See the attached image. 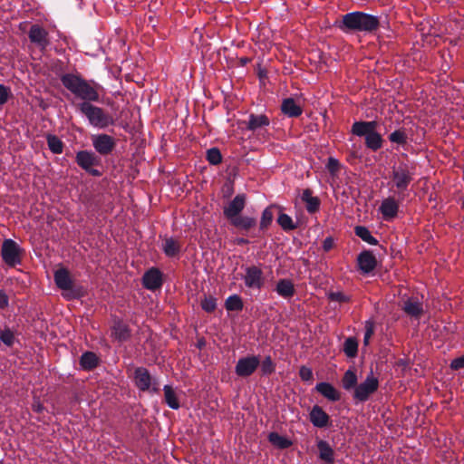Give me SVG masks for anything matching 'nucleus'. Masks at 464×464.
I'll return each instance as SVG.
<instances>
[{
    "label": "nucleus",
    "instance_id": "obj_22",
    "mask_svg": "<svg viewBox=\"0 0 464 464\" xmlns=\"http://www.w3.org/2000/svg\"><path fill=\"white\" fill-rule=\"evenodd\" d=\"M276 292L285 299H290L295 295V285L290 279H279L276 285Z\"/></svg>",
    "mask_w": 464,
    "mask_h": 464
},
{
    "label": "nucleus",
    "instance_id": "obj_5",
    "mask_svg": "<svg viewBox=\"0 0 464 464\" xmlns=\"http://www.w3.org/2000/svg\"><path fill=\"white\" fill-rule=\"evenodd\" d=\"M53 279L56 286L63 290V296L66 300L80 299L85 295V289L79 285H75L68 269L62 267L53 274Z\"/></svg>",
    "mask_w": 464,
    "mask_h": 464
},
{
    "label": "nucleus",
    "instance_id": "obj_9",
    "mask_svg": "<svg viewBox=\"0 0 464 464\" xmlns=\"http://www.w3.org/2000/svg\"><path fill=\"white\" fill-rule=\"evenodd\" d=\"M379 387V381L373 375H368L366 379L357 385L353 393V398L355 401L364 402L370 396L374 393Z\"/></svg>",
    "mask_w": 464,
    "mask_h": 464
},
{
    "label": "nucleus",
    "instance_id": "obj_45",
    "mask_svg": "<svg viewBox=\"0 0 464 464\" xmlns=\"http://www.w3.org/2000/svg\"><path fill=\"white\" fill-rule=\"evenodd\" d=\"M305 203V208L308 213L314 214L319 210L320 208V200L317 197L313 198H309Z\"/></svg>",
    "mask_w": 464,
    "mask_h": 464
},
{
    "label": "nucleus",
    "instance_id": "obj_18",
    "mask_svg": "<svg viewBox=\"0 0 464 464\" xmlns=\"http://www.w3.org/2000/svg\"><path fill=\"white\" fill-rule=\"evenodd\" d=\"M111 337L120 343L127 342L131 337V330L122 320L115 319L111 326Z\"/></svg>",
    "mask_w": 464,
    "mask_h": 464
},
{
    "label": "nucleus",
    "instance_id": "obj_50",
    "mask_svg": "<svg viewBox=\"0 0 464 464\" xmlns=\"http://www.w3.org/2000/svg\"><path fill=\"white\" fill-rule=\"evenodd\" d=\"M450 368L452 370L464 369V355L455 358L450 362Z\"/></svg>",
    "mask_w": 464,
    "mask_h": 464
},
{
    "label": "nucleus",
    "instance_id": "obj_24",
    "mask_svg": "<svg viewBox=\"0 0 464 464\" xmlns=\"http://www.w3.org/2000/svg\"><path fill=\"white\" fill-rule=\"evenodd\" d=\"M76 161L79 166L88 171L97 163L98 158L92 151L82 150L77 153Z\"/></svg>",
    "mask_w": 464,
    "mask_h": 464
},
{
    "label": "nucleus",
    "instance_id": "obj_59",
    "mask_svg": "<svg viewBox=\"0 0 464 464\" xmlns=\"http://www.w3.org/2000/svg\"><path fill=\"white\" fill-rule=\"evenodd\" d=\"M91 174L96 175L99 174V172L97 170H93Z\"/></svg>",
    "mask_w": 464,
    "mask_h": 464
},
{
    "label": "nucleus",
    "instance_id": "obj_12",
    "mask_svg": "<svg viewBox=\"0 0 464 464\" xmlns=\"http://www.w3.org/2000/svg\"><path fill=\"white\" fill-rule=\"evenodd\" d=\"M142 285L150 291L160 289L163 285V274L157 267H150L142 276Z\"/></svg>",
    "mask_w": 464,
    "mask_h": 464
},
{
    "label": "nucleus",
    "instance_id": "obj_38",
    "mask_svg": "<svg viewBox=\"0 0 464 464\" xmlns=\"http://www.w3.org/2000/svg\"><path fill=\"white\" fill-rule=\"evenodd\" d=\"M277 223L285 231H290L296 228V225L294 223L292 218L285 213L279 214Z\"/></svg>",
    "mask_w": 464,
    "mask_h": 464
},
{
    "label": "nucleus",
    "instance_id": "obj_49",
    "mask_svg": "<svg viewBox=\"0 0 464 464\" xmlns=\"http://www.w3.org/2000/svg\"><path fill=\"white\" fill-rule=\"evenodd\" d=\"M299 376L304 382L311 381L313 379L312 369L304 365L301 366L299 369Z\"/></svg>",
    "mask_w": 464,
    "mask_h": 464
},
{
    "label": "nucleus",
    "instance_id": "obj_1",
    "mask_svg": "<svg viewBox=\"0 0 464 464\" xmlns=\"http://www.w3.org/2000/svg\"><path fill=\"white\" fill-rule=\"evenodd\" d=\"M63 85L70 91L81 102H96L100 100L98 84L91 83L80 75L66 73L61 77Z\"/></svg>",
    "mask_w": 464,
    "mask_h": 464
},
{
    "label": "nucleus",
    "instance_id": "obj_3",
    "mask_svg": "<svg viewBox=\"0 0 464 464\" xmlns=\"http://www.w3.org/2000/svg\"><path fill=\"white\" fill-rule=\"evenodd\" d=\"M378 16L363 12H352L344 14L338 23V28L344 32H372L379 27Z\"/></svg>",
    "mask_w": 464,
    "mask_h": 464
},
{
    "label": "nucleus",
    "instance_id": "obj_32",
    "mask_svg": "<svg viewBox=\"0 0 464 464\" xmlns=\"http://www.w3.org/2000/svg\"><path fill=\"white\" fill-rule=\"evenodd\" d=\"M163 391L167 405L173 410L179 409L180 404L173 388L169 385H165Z\"/></svg>",
    "mask_w": 464,
    "mask_h": 464
},
{
    "label": "nucleus",
    "instance_id": "obj_13",
    "mask_svg": "<svg viewBox=\"0 0 464 464\" xmlns=\"http://www.w3.org/2000/svg\"><path fill=\"white\" fill-rule=\"evenodd\" d=\"M411 181V176H392V180L388 183L390 191L398 196V201H401L405 198V192Z\"/></svg>",
    "mask_w": 464,
    "mask_h": 464
},
{
    "label": "nucleus",
    "instance_id": "obj_43",
    "mask_svg": "<svg viewBox=\"0 0 464 464\" xmlns=\"http://www.w3.org/2000/svg\"><path fill=\"white\" fill-rule=\"evenodd\" d=\"M207 160L212 165H217L221 162L222 156L218 149L211 148L207 151Z\"/></svg>",
    "mask_w": 464,
    "mask_h": 464
},
{
    "label": "nucleus",
    "instance_id": "obj_15",
    "mask_svg": "<svg viewBox=\"0 0 464 464\" xmlns=\"http://www.w3.org/2000/svg\"><path fill=\"white\" fill-rule=\"evenodd\" d=\"M28 37L41 50L49 45L48 32L39 24H33L28 32Z\"/></svg>",
    "mask_w": 464,
    "mask_h": 464
},
{
    "label": "nucleus",
    "instance_id": "obj_4",
    "mask_svg": "<svg viewBox=\"0 0 464 464\" xmlns=\"http://www.w3.org/2000/svg\"><path fill=\"white\" fill-rule=\"evenodd\" d=\"M77 110L86 118L89 125L99 130L107 129L115 124V119L102 107L90 102H80Z\"/></svg>",
    "mask_w": 464,
    "mask_h": 464
},
{
    "label": "nucleus",
    "instance_id": "obj_10",
    "mask_svg": "<svg viewBox=\"0 0 464 464\" xmlns=\"http://www.w3.org/2000/svg\"><path fill=\"white\" fill-rule=\"evenodd\" d=\"M260 358L256 355H247L241 357L237 362L235 372L240 378L251 376L259 367Z\"/></svg>",
    "mask_w": 464,
    "mask_h": 464
},
{
    "label": "nucleus",
    "instance_id": "obj_17",
    "mask_svg": "<svg viewBox=\"0 0 464 464\" xmlns=\"http://www.w3.org/2000/svg\"><path fill=\"white\" fill-rule=\"evenodd\" d=\"M357 263L362 274H370L375 269L377 259L370 250H364L359 254Z\"/></svg>",
    "mask_w": 464,
    "mask_h": 464
},
{
    "label": "nucleus",
    "instance_id": "obj_8",
    "mask_svg": "<svg viewBox=\"0 0 464 464\" xmlns=\"http://www.w3.org/2000/svg\"><path fill=\"white\" fill-rule=\"evenodd\" d=\"M242 278L246 287L252 290L260 291L266 284L263 270L255 265L245 267V275Z\"/></svg>",
    "mask_w": 464,
    "mask_h": 464
},
{
    "label": "nucleus",
    "instance_id": "obj_34",
    "mask_svg": "<svg viewBox=\"0 0 464 464\" xmlns=\"http://www.w3.org/2000/svg\"><path fill=\"white\" fill-rule=\"evenodd\" d=\"M244 307L242 298L238 295H229L225 302V308L227 311H241Z\"/></svg>",
    "mask_w": 464,
    "mask_h": 464
},
{
    "label": "nucleus",
    "instance_id": "obj_39",
    "mask_svg": "<svg viewBox=\"0 0 464 464\" xmlns=\"http://www.w3.org/2000/svg\"><path fill=\"white\" fill-rule=\"evenodd\" d=\"M389 140L392 143L401 146L405 145L407 143V134L405 130L399 129L394 130L389 135Z\"/></svg>",
    "mask_w": 464,
    "mask_h": 464
},
{
    "label": "nucleus",
    "instance_id": "obj_28",
    "mask_svg": "<svg viewBox=\"0 0 464 464\" xmlns=\"http://www.w3.org/2000/svg\"><path fill=\"white\" fill-rule=\"evenodd\" d=\"M100 362L99 357L93 352H84L81 357L79 363L84 371H92L95 369Z\"/></svg>",
    "mask_w": 464,
    "mask_h": 464
},
{
    "label": "nucleus",
    "instance_id": "obj_44",
    "mask_svg": "<svg viewBox=\"0 0 464 464\" xmlns=\"http://www.w3.org/2000/svg\"><path fill=\"white\" fill-rule=\"evenodd\" d=\"M272 221H273V212L269 208H266L262 213V217H261V220H260V229L261 230L266 229L269 227V225L272 223Z\"/></svg>",
    "mask_w": 464,
    "mask_h": 464
},
{
    "label": "nucleus",
    "instance_id": "obj_54",
    "mask_svg": "<svg viewBox=\"0 0 464 464\" xmlns=\"http://www.w3.org/2000/svg\"><path fill=\"white\" fill-rule=\"evenodd\" d=\"M44 409V407L40 401H34V403L32 404V410L36 413L43 412Z\"/></svg>",
    "mask_w": 464,
    "mask_h": 464
},
{
    "label": "nucleus",
    "instance_id": "obj_36",
    "mask_svg": "<svg viewBox=\"0 0 464 464\" xmlns=\"http://www.w3.org/2000/svg\"><path fill=\"white\" fill-rule=\"evenodd\" d=\"M343 352L349 358H354L358 353V342L354 337H349L344 341Z\"/></svg>",
    "mask_w": 464,
    "mask_h": 464
},
{
    "label": "nucleus",
    "instance_id": "obj_25",
    "mask_svg": "<svg viewBox=\"0 0 464 464\" xmlns=\"http://www.w3.org/2000/svg\"><path fill=\"white\" fill-rule=\"evenodd\" d=\"M402 310L409 316L413 317L415 319H420L424 312L422 304L418 300H414L411 298H409L404 302Z\"/></svg>",
    "mask_w": 464,
    "mask_h": 464
},
{
    "label": "nucleus",
    "instance_id": "obj_16",
    "mask_svg": "<svg viewBox=\"0 0 464 464\" xmlns=\"http://www.w3.org/2000/svg\"><path fill=\"white\" fill-rule=\"evenodd\" d=\"M311 423L319 429L326 428L331 425L330 416L319 405H314L309 413Z\"/></svg>",
    "mask_w": 464,
    "mask_h": 464
},
{
    "label": "nucleus",
    "instance_id": "obj_26",
    "mask_svg": "<svg viewBox=\"0 0 464 464\" xmlns=\"http://www.w3.org/2000/svg\"><path fill=\"white\" fill-rule=\"evenodd\" d=\"M341 384L346 392L355 391L358 385V377L354 368H349L343 375Z\"/></svg>",
    "mask_w": 464,
    "mask_h": 464
},
{
    "label": "nucleus",
    "instance_id": "obj_52",
    "mask_svg": "<svg viewBox=\"0 0 464 464\" xmlns=\"http://www.w3.org/2000/svg\"><path fill=\"white\" fill-rule=\"evenodd\" d=\"M364 328V336L371 338L374 334V323L371 320L366 321Z\"/></svg>",
    "mask_w": 464,
    "mask_h": 464
},
{
    "label": "nucleus",
    "instance_id": "obj_35",
    "mask_svg": "<svg viewBox=\"0 0 464 464\" xmlns=\"http://www.w3.org/2000/svg\"><path fill=\"white\" fill-rule=\"evenodd\" d=\"M231 224L241 229L248 230L256 225V219L249 217L237 216L232 220Z\"/></svg>",
    "mask_w": 464,
    "mask_h": 464
},
{
    "label": "nucleus",
    "instance_id": "obj_61",
    "mask_svg": "<svg viewBox=\"0 0 464 464\" xmlns=\"http://www.w3.org/2000/svg\"><path fill=\"white\" fill-rule=\"evenodd\" d=\"M0 464H3L2 462H0Z\"/></svg>",
    "mask_w": 464,
    "mask_h": 464
},
{
    "label": "nucleus",
    "instance_id": "obj_6",
    "mask_svg": "<svg viewBox=\"0 0 464 464\" xmlns=\"http://www.w3.org/2000/svg\"><path fill=\"white\" fill-rule=\"evenodd\" d=\"M378 123L375 121H355L352 126V132L359 137H365L367 148L376 151L382 146V138L376 131Z\"/></svg>",
    "mask_w": 464,
    "mask_h": 464
},
{
    "label": "nucleus",
    "instance_id": "obj_29",
    "mask_svg": "<svg viewBox=\"0 0 464 464\" xmlns=\"http://www.w3.org/2000/svg\"><path fill=\"white\" fill-rule=\"evenodd\" d=\"M269 123H270L269 119L264 114H260V115L250 114V116L248 118V121L246 123V128L249 130L257 131V130H262L263 128L268 126Z\"/></svg>",
    "mask_w": 464,
    "mask_h": 464
},
{
    "label": "nucleus",
    "instance_id": "obj_40",
    "mask_svg": "<svg viewBox=\"0 0 464 464\" xmlns=\"http://www.w3.org/2000/svg\"><path fill=\"white\" fill-rule=\"evenodd\" d=\"M259 366L263 375H270L276 371V363L270 355L266 356L262 362L260 361Z\"/></svg>",
    "mask_w": 464,
    "mask_h": 464
},
{
    "label": "nucleus",
    "instance_id": "obj_21",
    "mask_svg": "<svg viewBox=\"0 0 464 464\" xmlns=\"http://www.w3.org/2000/svg\"><path fill=\"white\" fill-rule=\"evenodd\" d=\"M315 390L323 395L324 398L331 401H338L341 400V393L338 392L333 384L322 382L316 384Z\"/></svg>",
    "mask_w": 464,
    "mask_h": 464
},
{
    "label": "nucleus",
    "instance_id": "obj_41",
    "mask_svg": "<svg viewBox=\"0 0 464 464\" xmlns=\"http://www.w3.org/2000/svg\"><path fill=\"white\" fill-rule=\"evenodd\" d=\"M47 143L50 150L53 153L59 154L63 152V144L62 140L54 135L47 137Z\"/></svg>",
    "mask_w": 464,
    "mask_h": 464
},
{
    "label": "nucleus",
    "instance_id": "obj_60",
    "mask_svg": "<svg viewBox=\"0 0 464 464\" xmlns=\"http://www.w3.org/2000/svg\"><path fill=\"white\" fill-rule=\"evenodd\" d=\"M461 208H464V199L462 200Z\"/></svg>",
    "mask_w": 464,
    "mask_h": 464
},
{
    "label": "nucleus",
    "instance_id": "obj_55",
    "mask_svg": "<svg viewBox=\"0 0 464 464\" xmlns=\"http://www.w3.org/2000/svg\"><path fill=\"white\" fill-rule=\"evenodd\" d=\"M313 192L310 188H305L302 195H301V199L304 201V202H306L307 200H309V198H313L314 197L312 196Z\"/></svg>",
    "mask_w": 464,
    "mask_h": 464
},
{
    "label": "nucleus",
    "instance_id": "obj_46",
    "mask_svg": "<svg viewBox=\"0 0 464 464\" xmlns=\"http://www.w3.org/2000/svg\"><path fill=\"white\" fill-rule=\"evenodd\" d=\"M328 298L331 301L339 303H348L351 300L350 296L344 295L342 292H330L328 294Z\"/></svg>",
    "mask_w": 464,
    "mask_h": 464
},
{
    "label": "nucleus",
    "instance_id": "obj_7",
    "mask_svg": "<svg viewBox=\"0 0 464 464\" xmlns=\"http://www.w3.org/2000/svg\"><path fill=\"white\" fill-rule=\"evenodd\" d=\"M24 250L13 239H5L2 243L1 256L3 261L11 267H14L22 263Z\"/></svg>",
    "mask_w": 464,
    "mask_h": 464
},
{
    "label": "nucleus",
    "instance_id": "obj_53",
    "mask_svg": "<svg viewBox=\"0 0 464 464\" xmlns=\"http://www.w3.org/2000/svg\"><path fill=\"white\" fill-rule=\"evenodd\" d=\"M333 246H334V239L331 237H326L323 241V249L325 252L330 251L333 248Z\"/></svg>",
    "mask_w": 464,
    "mask_h": 464
},
{
    "label": "nucleus",
    "instance_id": "obj_57",
    "mask_svg": "<svg viewBox=\"0 0 464 464\" xmlns=\"http://www.w3.org/2000/svg\"><path fill=\"white\" fill-rule=\"evenodd\" d=\"M237 244L239 245V246L246 245V244H248V240L246 239V238H243V237L237 238Z\"/></svg>",
    "mask_w": 464,
    "mask_h": 464
},
{
    "label": "nucleus",
    "instance_id": "obj_56",
    "mask_svg": "<svg viewBox=\"0 0 464 464\" xmlns=\"http://www.w3.org/2000/svg\"><path fill=\"white\" fill-rule=\"evenodd\" d=\"M152 382L153 383H152L150 391H151L152 392L158 393L160 392L159 382H157V380L155 378H153Z\"/></svg>",
    "mask_w": 464,
    "mask_h": 464
},
{
    "label": "nucleus",
    "instance_id": "obj_20",
    "mask_svg": "<svg viewBox=\"0 0 464 464\" xmlns=\"http://www.w3.org/2000/svg\"><path fill=\"white\" fill-rule=\"evenodd\" d=\"M399 204L392 197L385 198L381 206L380 211L385 220H390L397 216Z\"/></svg>",
    "mask_w": 464,
    "mask_h": 464
},
{
    "label": "nucleus",
    "instance_id": "obj_27",
    "mask_svg": "<svg viewBox=\"0 0 464 464\" xmlns=\"http://www.w3.org/2000/svg\"><path fill=\"white\" fill-rule=\"evenodd\" d=\"M317 449L319 450V459L326 464L334 463V451L326 440H319L317 442Z\"/></svg>",
    "mask_w": 464,
    "mask_h": 464
},
{
    "label": "nucleus",
    "instance_id": "obj_37",
    "mask_svg": "<svg viewBox=\"0 0 464 464\" xmlns=\"http://www.w3.org/2000/svg\"><path fill=\"white\" fill-rule=\"evenodd\" d=\"M14 332L8 326L0 328V341L7 347H12L15 343Z\"/></svg>",
    "mask_w": 464,
    "mask_h": 464
},
{
    "label": "nucleus",
    "instance_id": "obj_11",
    "mask_svg": "<svg viewBox=\"0 0 464 464\" xmlns=\"http://www.w3.org/2000/svg\"><path fill=\"white\" fill-rule=\"evenodd\" d=\"M92 146L101 155H109L115 148V139L108 134L102 133L92 136Z\"/></svg>",
    "mask_w": 464,
    "mask_h": 464
},
{
    "label": "nucleus",
    "instance_id": "obj_51",
    "mask_svg": "<svg viewBox=\"0 0 464 464\" xmlns=\"http://www.w3.org/2000/svg\"><path fill=\"white\" fill-rule=\"evenodd\" d=\"M9 306V297L4 290L0 289V309L4 310Z\"/></svg>",
    "mask_w": 464,
    "mask_h": 464
},
{
    "label": "nucleus",
    "instance_id": "obj_47",
    "mask_svg": "<svg viewBox=\"0 0 464 464\" xmlns=\"http://www.w3.org/2000/svg\"><path fill=\"white\" fill-rule=\"evenodd\" d=\"M326 169L330 174H335L341 170V164L336 159L329 158L326 164Z\"/></svg>",
    "mask_w": 464,
    "mask_h": 464
},
{
    "label": "nucleus",
    "instance_id": "obj_14",
    "mask_svg": "<svg viewBox=\"0 0 464 464\" xmlns=\"http://www.w3.org/2000/svg\"><path fill=\"white\" fill-rule=\"evenodd\" d=\"M133 381L135 383V386L140 391V392H148L150 391L151 385L153 377L150 375L149 370L145 367H137L134 370L133 372Z\"/></svg>",
    "mask_w": 464,
    "mask_h": 464
},
{
    "label": "nucleus",
    "instance_id": "obj_2",
    "mask_svg": "<svg viewBox=\"0 0 464 464\" xmlns=\"http://www.w3.org/2000/svg\"><path fill=\"white\" fill-rule=\"evenodd\" d=\"M63 85L70 91L81 102H96L100 100L98 84L91 83L80 75L66 73L61 77Z\"/></svg>",
    "mask_w": 464,
    "mask_h": 464
},
{
    "label": "nucleus",
    "instance_id": "obj_19",
    "mask_svg": "<svg viewBox=\"0 0 464 464\" xmlns=\"http://www.w3.org/2000/svg\"><path fill=\"white\" fill-rule=\"evenodd\" d=\"M246 197L243 194L237 195L229 205L225 208L224 215L229 220H232L236 217L239 216V213L245 208Z\"/></svg>",
    "mask_w": 464,
    "mask_h": 464
},
{
    "label": "nucleus",
    "instance_id": "obj_23",
    "mask_svg": "<svg viewBox=\"0 0 464 464\" xmlns=\"http://www.w3.org/2000/svg\"><path fill=\"white\" fill-rule=\"evenodd\" d=\"M281 111L285 115L290 118L298 117L303 112L301 105L298 104L293 98H286L283 100L281 104Z\"/></svg>",
    "mask_w": 464,
    "mask_h": 464
},
{
    "label": "nucleus",
    "instance_id": "obj_58",
    "mask_svg": "<svg viewBox=\"0 0 464 464\" xmlns=\"http://www.w3.org/2000/svg\"><path fill=\"white\" fill-rule=\"evenodd\" d=\"M370 339H371L370 337H366V336H364V337H363V344H364V345H368V344H369V343H370Z\"/></svg>",
    "mask_w": 464,
    "mask_h": 464
},
{
    "label": "nucleus",
    "instance_id": "obj_42",
    "mask_svg": "<svg viewBox=\"0 0 464 464\" xmlns=\"http://www.w3.org/2000/svg\"><path fill=\"white\" fill-rule=\"evenodd\" d=\"M201 308L207 313H213L217 308V298L205 295L200 302Z\"/></svg>",
    "mask_w": 464,
    "mask_h": 464
},
{
    "label": "nucleus",
    "instance_id": "obj_31",
    "mask_svg": "<svg viewBox=\"0 0 464 464\" xmlns=\"http://www.w3.org/2000/svg\"><path fill=\"white\" fill-rule=\"evenodd\" d=\"M268 441L281 450L288 449L292 445L290 440L275 431L268 434Z\"/></svg>",
    "mask_w": 464,
    "mask_h": 464
},
{
    "label": "nucleus",
    "instance_id": "obj_48",
    "mask_svg": "<svg viewBox=\"0 0 464 464\" xmlns=\"http://www.w3.org/2000/svg\"><path fill=\"white\" fill-rule=\"evenodd\" d=\"M11 95V89L4 84H0V106L4 105L9 100Z\"/></svg>",
    "mask_w": 464,
    "mask_h": 464
},
{
    "label": "nucleus",
    "instance_id": "obj_30",
    "mask_svg": "<svg viewBox=\"0 0 464 464\" xmlns=\"http://www.w3.org/2000/svg\"><path fill=\"white\" fill-rule=\"evenodd\" d=\"M162 250L167 256L173 257L179 254L181 246L177 239L168 237L162 243Z\"/></svg>",
    "mask_w": 464,
    "mask_h": 464
},
{
    "label": "nucleus",
    "instance_id": "obj_33",
    "mask_svg": "<svg viewBox=\"0 0 464 464\" xmlns=\"http://www.w3.org/2000/svg\"><path fill=\"white\" fill-rule=\"evenodd\" d=\"M354 234L362 241L372 246H376L378 244V240L371 234L370 230L366 227L356 226L354 227Z\"/></svg>",
    "mask_w": 464,
    "mask_h": 464
}]
</instances>
